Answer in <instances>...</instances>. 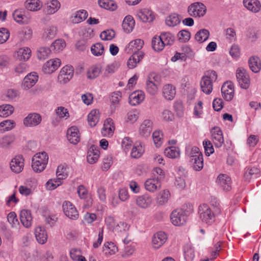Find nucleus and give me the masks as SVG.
Instances as JSON below:
<instances>
[{
    "instance_id": "7ed1b4c3",
    "label": "nucleus",
    "mask_w": 261,
    "mask_h": 261,
    "mask_svg": "<svg viewBox=\"0 0 261 261\" xmlns=\"http://www.w3.org/2000/svg\"><path fill=\"white\" fill-rule=\"evenodd\" d=\"M48 156L45 151L36 153L32 158V167L36 172L43 171L48 163Z\"/></svg>"
},
{
    "instance_id": "9d476101",
    "label": "nucleus",
    "mask_w": 261,
    "mask_h": 261,
    "mask_svg": "<svg viewBox=\"0 0 261 261\" xmlns=\"http://www.w3.org/2000/svg\"><path fill=\"white\" fill-rule=\"evenodd\" d=\"M61 64V61L59 58L50 59L44 64L42 71L44 73L51 74L57 70Z\"/></svg>"
},
{
    "instance_id": "c03bdc74",
    "label": "nucleus",
    "mask_w": 261,
    "mask_h": 261,
    "mask_svg": "<svg viewBox=\"0 0 261 261\" xmlns=\"http://www.w3.org/2000/svg\"><path fill=\"white\" fill-rule=\"evenodd\" d=\"M98 3L100 7L111 11L117 8V5L113 0H98Z\"/></svg>"
},
{
    "instance_id": "412c9836",
    "label": "nucleus",
    "mask_w": 261,
    "mask_h": 261,
    "mask_svg": "<svg viewBox=\"0 0 261 261\" xmlns=\"http://www.w3.org/2000/svg\"><path fill=\"white\" fill-rule=\"evenodd\" d=\"M136 16L138 19L144 22H151L154 18L153 12L146 8L139 10Z\"/></svg>"
},
{
    "instance_id": "680f3d73",
    "label": "nucleus",
    "mask_w": 261,
    "mask_h": 261,
    "mask_svg": "<svg viewBox=\"0 0 261 261\" xmlns=\"http://www.w3.org/2000/svg\"><path fill=\"white\" fill-rule=\"evenodd\" d=\"M91 51L95 56H101L104 53V46L100 43H95L91 47Z\"/></svg>"
},
{
    "instance_id": "a18cd8bd",
    "label": "nucleus",
    "mask_w": 261,
    "mask_h": 261,
    "mask_svg": "<svg viewBox=\"0 0 261 261\" xmlns=\"http://www.w3.org/2000/svg\"><path fill=\"white\" fill-rule=\"evenodd\" d=\"M99 119V112L98 110H93L88 115V122L89 125L93 127L96 125Z\"/></svg>"
},
{
    "instance_id": "3c124183",
    "label": "nucleus",
    "mask_w": 261,
    "mask_h": 261,
    "mask_svg": "<svg viewBox=\"0 0 261 261\" xmlns=\"http://www.w3.org/2000/svg\"><path fill=\"white\" fill-rule=\"evenodd\" d=\"M69 168L66 164H61L58 166L57 171V176L62 180L65 179L68 176Z\"/></svg>"
},
{
    "instance_id": "39448f33",
    "label": "nucleus",
    "mask_w": 261,
    "mask_h": 261,
    "mask_svg": "<svg viewBox=\"0 0 261 261\" xmlns=\"http://www.w3.org/2000/svg\"><path fill=\"white\" fill-rule=\"evenodd\" d=\"M187 218V213L181 208L174 210L170 215L171 222L175 226H180L185 224Z\"/></svg>"
},
{
    "instance_id": "7c9ffc66",
    "label": "nucleus",
    "mask_w": 261,
    "mask_h": 261,
    "mask_svg": "<svg viewBox=\"0 0 261 261\" xmlns=\"http://www.w3.org/2000/svg\"><path fill=\"white\" fill-rule=\"evenodd\" d=\"M20 219L25 227H30L32 225L33 220L31 211L28 210H22L20 213Z\"/></svg>"
},
{
    "instance_id": "09e8293b",
    "label": "nucleus",
    "mask_w": 261,
    "mask_h": 261,
    "mask_svg": "<svg viewBox=\"0 0 261 261\" xmlns=\"http://www.w3.org/2000/svg\"><path fill=\"white\" fill-rule=\"evenodd\" d=\"M32 30L29 27H25L21 29L18 32V37L22 41L30 40L32 36Z\"/></svg>"
},
{
    "instance_id": "de8ad7c7",
    "label": "nucleus",
    "mask_w": 261,
    "mask_h": 261,
    "mask_svg": "<svg viewBox=\"0 0 261 261\" xmlns=\"http://www.w3.org/2000/svg\"><path fill=\"white\" fill-rule=\"evenodd\" d=\"M140 112L137 109H132L128 111L126 117V122L129 124H134L139 119Z\"/></svg>"
},
{
    "instance_id": "423d86ee",
    "label": "nucleus",
    "mask_w": 261,
    "mask_h": 261,
    "mask_svg": "<svg viewBox=\"0 0 261 261\" xmlns=\"http://www.w3.org/2000/svg\"><path fill=\"white\" fill-rule=\"evenodd\" d=\"M206 11V7L201 3L196 2L191 4L188 8L189 14L194 17L203 16Z\"/></svg>"
},
{
    "instance_id": "69168bd1",
    "label": "nucleus",
    "mask_w": 261,
    "mask_h": 261,
    "mask_svg": "<svg viewBox=\"0 0 261 261\" xmlns=\"http://www.w3.org/2000/svg\"><path fill=\"white\" fill-rule=\"evenodd\" d=\"M117 251V247L112 242H107L104 245L103 251L107 255L114 254Z\"/></svg>"
},
{
    "instance_id": "774afa93",
    "label": "nucleus",
    "mask_w": 261,
    "mask_h": 261,
    "mask_svg": "<svg viewBox=\"0 0 261 261\" xmlns=\"http://www.w3.org/2000/svg\"><path fill=\"white\" fill-rule=\"evenodd\" d=\"M163 135L160 131H154L152 134V139L154 144L157 147L161 146L163 143Z\"/></svg>"
},
{
    "instance_id": "5701e85b",
    "label": "nucleus",
    "mask_w": 261,
    "mask_h": 261,
    "mask_svg": "<svg viewBox=\"0 0 261 261\" xmlns=\"http://www.w3.org/2000/svg\"><path fill=\"white\" fill-rule=\"evenodd\" d=\"M152 130V123L149 119L144 120L140 124L139 128V134L144 137L149 136Z\"/></svg>"
},
{
    "instance_id": "a211bd4d",
    "label": "nucleus",
    "mask_w": 261,
    "mask_h": 261,
    "mask_svg": "<svg viewBox=\"0 0 261 261\" xmlns=\"http://www.w3.org/2000/svg\"><path fill=\"white\" fill-rule=\"evenodd\" d=\"M145 189L151 193H154L161 188V182L158 177H152L147 179L145 183Z\"/></svg>"
},
{
    "instance_id": "37998d69",
    "label": "nucleus",
    "mask_w": 261,
    "mask_h": 261,
    "mask_svg": "<svg viewBox=\"0 0 261 261\" xmlns=\"http://www.w3.org/2000/svg\"><path fill=\"white\" fill-rule=\"evenodd\" d=\"M135 20L130 15L126 16L123 21L122 27L124 31L129 33L132 31L135 26Z\"/></svg>"
},
{
    "instance_id": "58836bf2",
    "label": "nucleus",
    "mask_w": 261,
    "mask_h": 261,
    "mask_svg": "<svg viewBox=\"0 0 261 261\" xmlns=\"http://www.w3.org/2000/svg\"><path fill=\"white\" fill-rule=\"evenodd\" d=\"M24 7L28 11H37L42 8V4L40 0H27Z\"/></svg>"
},
{
    "instance_id": "2f4dec72",
    "label": "nucleus",
    "mask_w": 261,
    "mask_h": 261,
    "mask_svg": "<svg viewBox=\"0 0 261 261\" xmlns=\"http://www.w3.org/2000/svg\"><path fill=\"white\" fill-rule=\"evenodd\" d=\"M181 17L176 13H173L166 17L165 24L169 27L173 28L180 24Z\"/></svg>"
},
{
    "instance_id": "bf43d9fd",
    "label": "nucleus",
    "mask_w": 261,
    "mask_h": 261,
    "mask_svg": "<svg viewBox=\"0 0 261 261\" xmlns=\"http://www.w3.org/2000/svg\"><path fill=\"white\" fill-rule=\"evenodd\" d=\"M199 148L196 146H189L186 149V154L189 157V160H191L197 155L201 153Z\"/></svg>"
},
{
    "instance_id": "a19ab883",
    "label": "nucleus",
    "mask_w": 261,
    "mask_h": 261,
    "mask_svg": "<svg viewBox=\"0 0 261 261\" xmlns=\"http://www.w3.org/2000/svg\"><path fill=\"white\" fill-rule=\"evenodd\" d=\"M193 169L195 171H200L203 167V159L202 153L197 155V157L190 160Z\"/></svg>"
},
{
    "instance_id": "393cba45",
    "label": "nucleus",
    "mask_w": 261,
    "mask_h": 261,
    "mask_svg": "<svg viewBox=\"0 0 261 261\" xmlns=\"http://www.w3.org/2000/svg\"><path fill=\"white\" fill-rule=\"evenodd\" d=\"M145 98V94L142 91H136L129 96V103L133 106L140 104Z\"/></svg>"
},
{
    "instance_id": "9b49d317",
    "label": "nucleus",
    "mask_w": 261,
    "mask_h": 261,
    "mask_svg": "<svg viewBox=\"0 0 261 261\" xmlns=\"http://www.w3.org/2000/svg\"><path fill=\"white\" fill-rule=\"evenodd\" d=\"M41 121L42 117L39 114L32 113L23 119V123L26 127H33L38 125Z\"/></svg>"
},
{
    "instance_id": "473e14b6",
    "label": "nucleus",
    "mask_w": 261,
    "mask_h": 261,
    "mask_svg": "<svg viewBox=\"0 0 261 261\" xmlns=\"http://www.w3.org/2000/svg\"><path fill=\"white\" fill-rule=\"evenodd\" d=\"M244 7L249 11L253 13L259 11L261 8V4L258 0H244Z\"/></svg>"
},
{
    "instance_id": "aec40b11",
    "label": "nucleus",
    "mask_w": 261,
    "mask_h": 261,
    "mask_svg": "<svg viewBox=\"0 0 261 261\" xmlns=\"http://www.w3.org/2000/svg\"><path fill=\"white\" fill-rule=\"evenodd\" d=\"M61 4L58 0H49L45 4L44 12L47 15H53L60 9Z\"/></svg>"
},
{
    "instance_id": "dca6fc26",
    "label": "nucleus",
    "mask_w": 261,
    "mask_h": 261,
    "mask_svg": "<svg viewBox=\"0 0 261 261\" xmlns=\"http://www.w3.org/2000/svg\"><path fill=\"white\" fill-rule=\"evenodd\" d=\"M153 202L152 197L148 194H144L137 197L136 203L138 207L143 209L149 207Z\"/></svg>"
},
{
    "instance_id": "6e6d98bb",
    "label": "nucleus",
    "mask_w": 261,
    "mask_h": 261,
    "mask_svg": "<svg viewBox=\"0 0 261 261\" xmlns=\"http://www.w3.org/2000/svg\"><path fill=\"white\" fill-rule=\"evenodd\" d=\"M144 151V147L140 142H136L134 145L131 152V155L134 158H140Z\"/></svg>"
},
{
    "instance_id": "2eb2a0df",
    "label": "nucleus",
    "mask_w": 261,
    "mask_h": 261,
    "mask_svg": "<svg viewBox=\"0 0 261 261\" xmlns=\"http://www.w3.org/2000/svg\"><path fill=\"white\" fill-rule=\"evenodd\" d=\"M223 97L226 101H230L234 96V86L232 82L227 81L223 84L221 87Z\"/></svg>"
},
{
    "instance_id": "1a4fd4ad",
    "label": "nucleus",
    "mask_w": 261,
    "mask_h": 261,
    "mask_svg": "<svg viewBox=\"0 0 261 261\" xmlns=\"http://www.w3.org/2000/svg\"><path fill=\"white\" fill-rule=\"evenodd\" d=\"M236 77L242 88L247 89L250 86V78L246 70L244 68H238L236 71Z\"/></svg>"
},
{
    "instance_id": "5fc2aeb1",
    "label": "nucleus",
    "mask_w": 261,
    "mask_h": 261,
    "mask_svg": "<svg viewBox=\"0 0 261 261\" xmlns=\"http://www.w3.org/2000/svg\"><path fill=\"white\" fill-rule=\"evenodd\" d=\"M153 49L156 51L162 50L166 46L160 36H155L152 40Z\"/></svg>"
},
{
    "instance_id": "c756f323",
    "label": "nucleus",
    "mask_w": 261,
    "mask_h": 261,
    "mask_svg": "<svg viewBox=\"0 0 261 261\" xmlns=\"http://www.w3.org/2000/svg\"><path fill=\"white\" fill-rule=\"evenodd\" d=\"M162 94L166 99L171 100L176 95V88L171 84H166L163 87Z\"/></svg>"
},
{
    "instance_id": "cd10ccee",
    "label": "nucleus",
    "mask_w": 261,
    "mask_h": 261,
    "mask_svg": "<svg viewBox=\"0 0 261 261\" xmlns=\"http://www.w3.org/2000/svg\"><path fill=\"white\" fill-rule=\"evenodd\" d=\"M218 184L225 191H229L231 188V179L225 174H220L217 179Z\"/></svg>"
},
{
    "instance_id": "49530a36",
    "label": "nucleus",
    "mask_w": 261,
    "mask_h": 261,
    "mask_svg": "<svg viewBox=\"0 0 261 261\" xmlns=\"http://www.w3.org/2000/svg\"><path fill=\"white\" fill-rule=\"evenodd\" d=\"M16 57L20 60H28L31 57V50L28 47L19 48L16 52Z\"/></svg>"
},
{
    "instance_id": "c9c22d12",
    "label": "nucleus",
    "mask_w": 261,
    "mask_h": 261,
    "mask_svg": "<svg viewBox=\"0 0 261 261\" xmlns=\"http://www.w3.org/2000/svg\"><path fill=\"white\" fill-rule=\"evenodd\" d=\"M35 237L38 242L41 244H44L47 240V234L44 227L38 226L35 230Z\"/></svg>"
},
{
    "instance_id": "864d4df0",
    "label": "nucleus",
    "mask_w": 261,
    "mask_h": 261,
    "mask_svg": "<svg viewBox=\"0 0 261 261\" xmlns=\"http://www.w3.org/2000/svg\"><path fill=\"white\" fill-rule=\"evenodd\" d=\"M101 67L100 65L93 66L89 68L87 73V78L94 79L98 76L101 72Z\"/></svg>"
},
{
    "instance_id": "b1692460",
    "label": "nucleus",
    "mask_w": 261,
    "mask_h": 261,
    "mask_svg": "<svg viewBox=\"0 0 261 261\" xmlns=\"http://www.w3.org/2000/svg\"><path fill=\"white\" fill-rule=\"evenodd\" d=\"M16 137L14 134H7L0 137V148H9L15 142Z\"/></svg>"
},
{
    "instance_id": "603ef678",
    "label": "nucleus",
    "mask_w": 261,
    "mask_h": 261,
    "mask_svg": "<svg viewBox=\"0 0 261 261\" xmlns=\"http://www.w3.org/2000/svg\"><path fill=\"white\" fill-rule=\"evenodd\" d=\"M160 36L166 46L172 45L175 41L174 35L170 32L162 33Z\"/></svg>"
},
{
    "instance_id": "6ab92c4d",
    "label": "nucleus",
    "mask_w": 261,
    "mask_h": 261,
    "mask_svg": "<svg viewBox=\"0 0 261 261\" xmlns=\"http://www.w3.org/2000/svg\"><path fill=\"white\" fill-rule=\"evenodd\" d=\"M38 80V76L36 72H33L27 74L24 78L22 83V88L28 90L33 87Z\"/></svg>"
},
{
    "instance_id": "f8f14e48",
    "label": "nucleus",
    "mask_w": 261,
    "mask_h": 261,
    "mask_svg": "<svg viewBox=\"0 0 261 261\" xmlns=\"http://www.w3.org/2000/svg\"><path fill=\"white\" fill-rule=\"evenodd\" d=\"M62 207L65 215L69 218L76 220L79 218V213L76 207L70 201H64Z\"/></svg>"
},
{
    "instance_id": "79ce46f5",
    "label": "nucleus",
    "mask_w": 261,
    "mask_h": 261,
    "mask_svg": "<svg viewBox=\"0 0 261 261\" xmlns=\"http://www.w3.org/2000/svg\"><path fill=\"white\" fill-rule=\"evenodd\" d=\"M248 64L250 69L254 73L258 72L261 69V61L260 59L255 56L251 57L249 61Z\"/></svg>"
},
{
    "instance_id": "20e7f679",
    "label": "nucleus",
    "mask_w": 261,
    "mask_h": 261,
    "mask_svg": "<svg viewBox=\"0 0 261 261\" xmlns=\"http://www.w3.org/2000/svg\"><path fill=\"white\" fill-rule=\"evenodd\" d=\"M160 85V77L154 73L149 74L147 78L145 85L147 92L151 95H156Z\"/></svg>"
},
{
    "instance_id": "4468645a",
    "label": "nucleus",
    "mask_w": 261,
    "mask_h": 261,
    "mask_svg": "<svg viewBox=\"0 0 261 261\" xmlns=\"http://www.w3.org/2000/svg\"><path fill=\"white\" fill-rule=\"evenodd\" d=\"M144 45L143 40L137 39L130 41L125 47L124 50L127 54L142 52L140 51Z\"/></svg>"
},
{
    "instance_id": "13d9d810",
    "label": "nucleus",
    "mask_w": 261,
    "mask_h": 261,
    "mask_svg": "<svg viewBox=\"0 0 261 261\" xmlns=\"http://www.w3.org/2000/svg\"><path fill=\"white\" fill-rule=\"evenodd\" d=\"M209 36L210 32L207 30L201 29L196 33L195 39L197 42L202 43L208 38Z\"/></svg>"
},
{
    "instance_id": "6e6552de",
    "label": "nucleus",
    "mask_w": 261,
    "mask_h": 261,
    "mask_svg": "<svg viewBox=\"0 0 261 261\" xmlns=\"http://www.w3.org/2000/svg\"><path fill=\"white\" fill-rule=\"evenodd\" d=\"M12 15L14 20L20 24H28L31 20L30 13L22 9L14 10Z\"/></svg>"
},
{
    "instance_id": "f03ea898",
    "label": "nucleus",
    "mask_w": 261,
    "mask_h": 261,
    "mask_svg": "<svg viewBox=\"0 0 261 261\" xmlns=\"http://www.w3.org/2000/svg\"><path fill=\"white\" fill-rule=\"evenodd\" d=\"M217 79V74L214 70H208L204 72L200 81L201 91L206 94H210L213 91V82Z\"/></svg>"
},
{
    "instance_id": "e433bc0d",
    "label": "nucleus",
    "mask_w": 261,
    "mask_h": 261,
    "mask_svg": "<svg viewBox=\"0 0 261 261\" xmlns=\"http://www.w3.org/2000/svg\"><path fill=\"white\" fill-rule=\"evenodd\" d=\"M170 197V193L169 190L165 189L161 191L156 195V202L159 205H163L167 203Z\"/></svg>"
},
{
    "instance_id": "a878e982",
    "label": "nucleus",
    "mask_w": 261,
    "mask_h": 261,
    "mask_svg": "<svg viewBox=\"0 0 261 261\" xmlns=\"http://www.w3.org/2000/svg\"><path fill=\"white\" fill-rule=\"evenodd\" d=\"M88 16L87 11L82 9L73 12L70 17V20L73 23H79L84 21Z\"/></svg>"
},
{
    "instance_id": "8fccbe9b",
    "label": "nucleus",
    "mask_w": 261,
    "mask_h": 261,
    "mask_svg": "<svg viewBox=\"0 0 261 261\" xmlns=\"http://www.w3.org/2000/svg\"><path fill=\"white\" fill-rule=\"evenodd\" d=\"M14 111V107L9 104L0 106V117H7L13 114Z\"/></svg>"
},
{
    "instance_id": "72a5a7b5",
    "label": "nucleus",
    "mask_w": 261,
    "mask_h": 261,
    "mask_svg": "<svg viewBox=\"0 0 261 261\" xmlns=\"http://www.w3.org/2000/svg\"><path fill=\"white\" fill-rule=\"evenodd\" d=\"M144 53L138 52L134 53L128 59L127 65L129 69H133L136 67L137 64L143 58Z\"/></svg>"
},
{
    "instance_id": "c85d7f7f",
    "label": "nucleus",
    "mask_w": 261,
    "mask_h": 261,
    "mask_svg": "<svg viewBox=\"0 0 261 261\" xmlns=\"http://www.w3.org/2000/svg\"><path fill=\"white\" fill-rule=\"evenodd\" d=\"M67 138L68 140L72 144H76L80 139L79 130L76 126H72L67 130Z\"/></svg>"
},
{
    "instance_id": "ddd939ff",
    "label": "nucleus",
    "mask_w": 261,
    "mask_h": 261,
    "mask_svg": "<svg viewBox=\"0 0 261 261\" xmlns=\"http://www.w3.org/2000/svg\"><path fill=\"white\" fill-rule=\"evenodd\" d=\"M212 141L217 148H220L224 143L223 133L219 127H214L211 131Z\"/></svg>"
},
{
    "instance_id": "f3484780",
    "label": "nucleus",
    "mask_w": 261,
    "mask_h": 261,
    "mask_svg": "<svg viewBox=\"0 0 261 261\" xmlns=\"http://www.w3.org/2000/svg\"><path fill=\"white\" fill-rule=\"evenodd\" d=\"M11 170L16 173L21 172L24 167V159L22 156L18 155L13 158L10 163Z\"/></svg>"
},
{
    "instance_id": "4d7b16f0",
    "label": "nucleus",
    "mask_w": 261,
    "mask_h": 261,
    "mask_svg": "<svg viewBox=\"0 0 261 261\" xmlns=\"http://www.w3.org/2000/svg\"><path fill=\"white\" fill-rule=\"evenodd\" d=\"M165 154L169 158L176 159L180 155V150L178 148L171 146L165 149Z\"/></svg>"
},
{
    "instance_id": "0e129e2a",
    "label": "nucleus",
    "mask_w": 261,
    "mask_h": 261,
    "mask_svg": "<svg viewBox=\"0 0 261 261\" xmlns=\"http://www.w3.org/2000/svg\"><path fill=\"white\" fill-rule=\"evenodd\" d=\"M259 171L257 168H248L244 173V177L246 180H249L252 177H255L259 174Z\"/></svg>"
},
{
    "instance_id": "f257e3e1",
    "label": "nucleus",
    "mask_w": 261,
    "mask_h": 261,
    "mask_svg": "<svg viewBox=\"0 0 261 261\" xmlns=\"http://www.w3.org/2000/svg\"><path fill=\"white\" fill-rule=\"evenodd\" d=\"M198 214L201 222L207 225H211L215 221V214L212 208L206 204H202L198 206Z\"/></svg>"
},
{
    "instance_id": "4be33fe9",
    "label": "nucleus",
    "mask_w": 261,
    "mask_h": 261,
    "mask_svg": "<svg viewBox=\"0 0 261 261\" xmlns=\"http://www.w3.org/2000/svg\"><path fill=\"white\" fill-rule=\"evenodd\" d=\"M167 236L163 231H159L155 233L152 239V246L155 249H159L167 241Z\"/></svg>"
},
{
    "instance_id": "338daca9",
    "label": "nucleus",
    "mask_w": 261,
    "mask_h": 261,
    "mask_svg": "<svg viewBox=\"0 0 261 261\" xmlns=\"http://www.w3.org/2000/svg\"><path fill=\"white\" fill-rule=\"evenodd\" d=\"M57 115L61 119H67L69 117L68 110L63 107H59L55 110Z\"/></svg>"
},
{
    "instance_id": "4c0bfd02",
    "label": "nucleus",
    "mask_w": 261,
    "mask_h": 261,
    "mask_svg": "<svg viewBox=\"0 0 261 261\" xmlns=\"http://www.w3.org/2000/svg\"><path fill=\"white\" fill-rule=\"evenodd\" d=\"M99 151L94 146H91L87 153V159L89 163L93 164L95 163L99 158Z\"/></svg>"
},
{
    "instance_id": "ea45409f",
    "label": "nucleus",
    "mask_w": 261,
    "mask_h": 261,
    "mask_svg": "<svg viewBox=\"0 0 261 261\" xmlns=\"http://www.w3.org/2000/svg\"><path fill=\"white\" fill-rule=\"evenodd\" d=\"M16 126L14 120L12 119L5 120L0 122V133L3 134L6 132L12 130Z\"/></svg>"
},
{
    "instance_id": "bb28decb",
    "label": "nucleus",
    "mask_w": 261,
    "mask_h": 261,
    "mask_svg": "<svg viewBox=\"0 0 261 261\" xmlns=\"http://www.w3.org/2000/svg\"><path fill=\"white\" fill-rule=\"evenodd\" d=\"M114 129L113 120L112 119L108 118L104 122L101 134L105 137H110L113 136Z\"/></svg>"
},
{
    "instance_id": "052dcab7",
    "label": "nucleus",
    "mask_w": 261,
    "mask_h": 261,
    "mask_svg": "<svg viewBox=\"0 0 261 261\" xmlns=\"http://www.w3.org/2000/svg\"><path fill=\"white\" fill-rule=\"evenodd\" d=\"M62 183V180L57 177L56 178L50 179L46 184V188L49 190H53L57 188Z\"/></svg>"
},
{
    "instance_id": "f704fd0d",
    "label": "nucleus",
    "mask_w": 261,
    "mask_h": 261,
    "mask_svg": "<svg viewBox=\"0 0 261 261\" xmlns=\"http://www.w3.org/2000/svg\"><path fill=\"white\" fill-rule=\"evenodd\" d=\"M57 32V28L54 25H50L46 28L42 34V39L45 41H48L54 39Z\"/></svg>"
},
{
    "instance_id": "e2e57ef3",
    "label": "nucleus",
    "mask_w": 261,
    "mask_h": 261,
    "mask_svg": "<svg viewBox=\"0 0 261 261\" xmlns=\"http://www.w3.org/2000/svg\"><path fill=\"white\" fill-rule=\"evenodd\" d=\"M66 44L64 39H59L55 40L51 44V47L55 51H62L65 47Z\"/></svg>"
},
{
    "instance_id": "0eeeda50",
    "label": "nucleus",
    "mask_w": 261,
    "mask_h": 261,
    "mask_svg": "<svg viewBox=\"0 0 261 261\" xmlns=\"http://www.w3.org/2000/svg\"><path fill=\"white\" fill-rule=\"evenodd\" d=\"M74 68L72 66L66 65L60 70L58 76V81L61 84L68 83L73 77Z\"/></svg>"
}]
</instances>
